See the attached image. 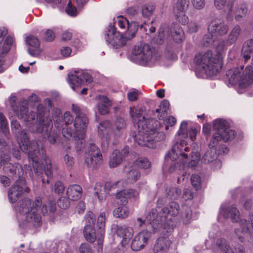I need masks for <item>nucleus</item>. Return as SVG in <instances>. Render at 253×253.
I'll use <instances>...</instances> for the list:
<instances>
[{
    "mask_svg": "<svg viewBox=\"0 0 253 253\" xmlns=\"http://www.w3.org/2000/svg\"><path fill=\"white\" fill-rule=\"evenodd\" d=\"M142 112V108H130L129 114L132 122L137 124L139 129L138 133L134 136V140L140 146L155 148L156 147V142L160 140L159 136H163V133L158 131L162 124L155 119L145 121Z\"/></svg>",
    "mask_w": 253,
    "mask_h": 253,
    "instance_id": "1",
    "label": "nucleus"
},
{
    "mask_svg": "<svg viewBox=\"0 0 253 253\" xmlns=\"http://www.w3.org/2000/svg\"><path fill=\"white\" fill-rule=\"evenodd\" d=\"M232 44L233 43L228 39L222 40L217 46V54H213L211 50H208L196 55L195 61L203 73L209 76L215 75L221 68V54Z\"/></svg>",
    "mask_w": 253,
    "mask_h": 253,
    "instance_id": "2",
    "label": "nucleus"
},
{
    "mask_svg": "<svg viewBox=\"0 0 253 253\" xmlns=\"http://www.w3.org/2000/svg\"><path fill=\"white\" fill-rule=\"evenodd\" d=\"M187 123L182 122L181 124L180 128L177 132V135L176 136V142L173 146L171 150L166 155L167 158H169L171 161L179 160L182 161V167L184 165L183 159H187L188 155L185 154L184 152L189 151V148L186 146L187 142L182 138H186L189 134V137L191 140H194L196 136L198 130L195 128H191L187 132Z\"/></svg>",
    "mask_w": 253,
    "mask_h": 253,
    "instance_id": "3",
    "label": "nucleus"
},
{
    "mask_svg": "<svg viewBox=\"0 0 253 253\" xmlns=\"http://www.w3.org/2000/svg\"><path fill=\"white\" fill-rule=\"evenodd\" d=\"M16 135L21 149L28 154L30 161L32 162L35 172L38 173L41 169L39 157H45L44 149L42 146L41 149H39V146L36 140L30 142L26 130H21Z\"/></svg>",
    "mask_w": 253,
    "mask_h": 253,
    "instance_id": "4",
    "label": "nucleus"
},
{
    "mask_svg": "<svg viewBox=\"0 0 253 253\" xmlns=\"http://www.w3.org/2000/svg\"><path fill=\"white\" fill-rule=\"evenodd\" d=\"M42 206V199L37 197L33 202L28 198L20 200L18 203L17 210L25 216L27 226L32 227L41 225V216L38 213V209Z\"/></svg>",
    "mask_w": 253,
    "mask_h": 253,
    "instance_id": "5",
    "label": "nucleus"
},
{
    "mask_svg": "<svg viewBox=\"0 0 253 253\" xmlns=\"http://www.w3.org/2000/svg\"><path fill=\"white\" fill-rule=\"evenodd\" d=\"M244 66H241L228 70L226 76L228 82L231 85L239 83L241 88H244L253 84V73L251 65H248L244 70Z\"/></svg>",
    "mask_w": 253,
    "mask_h": 253,
    "instance_id": "6",
    "label": "nucleus"
},
{
    "mask_svg": "<svg viewBox=\"0 0 253 253\" xmlns=\"http://www.w3.org/2000/svg\"><path fill=\"white\" fill-rule=\"evenodd\" d=\"M43 116L42 113L39 115V124L36 128H30V131L32 133H38L42 135L44 138H47L49 143L54 144L56 143L58 137L56 132H51L52 127V123L50 118L42 119Z\"/></svg>",
    "mask_w": 253,
    "mask_h": 253,
    "instance_id": "7",
    "label": "nucleus"
},
{
    "mask_svg": "<svg viewBox=\"0 0 253 253\" xmlns=\"http://www.w3.org/2000/svg\"><path fill=\"white\" fill-rule=\"evenodd\" d=\"M109 32L105 37L106 40L115 48L122 47L126 44L127 40H130L134 37L125 33L122 35L120 32H117L116 28L113 26H109Z\"/></svg>",
    "mask_w": 253,
    "mask_h": 253,
    "instance_id": "8",
    "label": "nucleus"
},
{
    "mask_svg": "<svg viewBox=\"0 0 253 253\" xmlns=\"http://www.w3.org/2000/svg\"><path fill=\"white\" fill-rule=\"evenodd\" d=\"M102 155L99 148L94 143H89L85 153V163L88 168L95 169L101 165Z\"/></svg>",
    "mask_w": 253,
    "mask_h": 253,
    "instance_id": "9",
    "label": "nucleus"
},
{
    "mask_svg": "<svg viewBox=\"0 0 253 253\" xmlns=\"http://www.w3.org/2000/svg\"><path fill=\"white\" fill-rule=\"evenodd\" d=\"M88 123V119L85 114H81L76 116L74 121L75 130L76 134L79 135L77 137L79 140L77 142L78 148L82 149L84 147L83 138L85 135V131Z\"/></svg>",
    "mask_w": 253,
    "mask_h": 253,
    "instance_id": "10",
    "label": "nucleus"
},
{
    "mask_svg": "<svg viewBox=\"0 0 253 253\" xmlns=\"http://www.w3.org/2000/svg\"><path fill=\"white\" fill-rule=\"evenodd\" d=\"M213 127L217 131L222 140L227 142L233 140L236 135L235 130L227 127V122L222 119H219L214 121Z\"/></svg>",
    "mask_w": 253,
    "mask_h": 253,
    "instance_id": "11",
    "label": "nucleus"
},
{
    "mask_svg": "<svg viewBox=\"0 0 253 253\" xmlns=\"http://www.w3.org/2000/svg\"><path fill=\"white\" fill-rule=\"evenodd\" d=\"M132 53L138 60L144 62L150 61L154 57L155 53L153 52L150 46L148 44H140L133 47Z\"/></svg>",
    "mask_w": 253,
    "mask_h": 253,
    "instance_id": "12",
    "label": "nucleus"
},
{
    "mask_svg": "<svg viewBox=\"0 0 253 253\" xmlns=\"http://www.w3.org/2000/svg\"><path fill=\"white\" fill-rule=\"evenodd\" d=\"M16 114L19 119L23 120L26 123V126L29 128L30 131V128H36L37 126H38L39 123L35 127L33 126L36 122V119L37 116V114L34 111H31L29 113L26 103H24V105L22 104L20 106L19 110L16 112Z\"/></svg>",
    "mask_w": 253,
    "mask_h": 253,
    "instance_id": "13",
    "label": "nucleus"
},
{
    "mask_svg": "<svg viewBox=\"0 0 253 253\" xmlns=\"http://www.w3.org/2000/svg\"><path fill=\"white\" fill-rule=\"evenodd\" d=\"M208 31L213 34L217 38L223 36L228 31V26L221 19H214L211 21L208 26Z\"/></svg>",
    "mask_w": 253,
    "mask_h": 253,
    "instance_id": "14",
    "label": "nucleus"
},
{
    "mask_svg": "<svg viewBox=\"0 0 253 253\" xmlns=\"http://www.w3.org/2000/svg\"><path fill=\"white\" fill-rule=\"evenodd\" d=\"M249 222H250L251 230L250 231L249 223L246 219H242L239 220V228L235 229V233L238 236L239 240L242 243L245 242L244 238L242 236L243 233L253 234V213L250 214L249 216Z\"/></svg>",
    "mask_w": 253,
    "mask_h": 253,
    "instance_id": "15",
    "label": "nucleus"
},
{
    "mask_svg": "<svg viewBox=\"0 0 253 253\" xmlns=\"http://www.w3.org/2000/svg\"><path fill=\"white\" fill-rule=\"evenodd\" d=\"M151 237V232L147 230H142L137 234L132 241L131 247L134 251H139L147 244Z\"/></svg>",
    "mask_w": 253,
    "mask_h": 253,
    "instance_id": "16",
    "label": "nucleus"
},
{
    "mask_svg": "<svg viewBox=\"0 0 253 253\" xmlns=\"http://www.w3.org/2000/svg\"><path fill=\"white\" fill-rule=\"evenodd\" d=\"M129 152V147L125 146L121 151L115 150L111 154L109 162L110 168H114L120 165Z\"/></svg>",
    "mask_w": 253,
    "mask_h": 253,
    "instance_id": "17",
    "label": "nucleus"
},
{
    "mask_svg": "<svg viewBox=\"0 0 253 253\" xmlns=\"http://www.w3.org/2000/svg\"><path fill=\"white\" fill-rule=\"evenodd\" d=\"M115 23L122 30H126L125 34L135 36L137 31V24L134 22L129 23L128 21L123 16L118 17Z\"/></svg>",
    "mask_w": 253,
    "mask_h": 253,
    "instance_id": "18",
    "label": "nucleus"
},
{
    "mask_svg": "<svg viewBox=\"0 0 253 253\" xmlns=\"http://www.w3.org/2000/svg\"><path fill=\"white\" fill-rule=\"evenodd\" d=\"M213 0V4L216 9L221 10L224 8L225 12L226 13L227 18L233 17V8L234 5V0Z\"/></svg>",
    "mask_w": 253,
    "mask_h": 253,
    "instance_id": "19",
    "label": "nucleus"
},
{
    "mask_svg": "<svg viewBox=\"0 0 253 253\" xmlns=\"http://www.w3.org/2000/svg\"><path fill=\"white\" fill-rule=\"evenodd\" d=\"M161 215L162 214L160 213L159 215H158L157 211L156 209H152L146 217V221L148 222L153 228L154 233L156 232L158 230H160L159 221L160 220L161 222L164 221L162 220Z\"/></svg>",
    "mask_w": 253,
    "mask_h": 253,
    "instance_id": "20",
    "label": "nucleus"
},
{
    "mask_svg": "<svg viewBox=\"0 0 253 253\" xmlns=\"http://www.w3.org/2000/svg\"><path fill=\"white\" fill-rule=\"evenodd\" d=\"M118 236L123 238L122 244L123 246L127 244L133 235V229L132 227L125 225L119 227L117 229Z\"/></svg>",
    "mask_w": 253,
    "mask_h": 253,
    "instance_id": "21",
    "label": "nucleus"
},
{
    "mask_svg": "<svg viewBox=\"0 0 253 253\" xmlns=\"http://www.w3.org/2000/svg\"><path fill=\"white\" fill-rule=\"evenodd\" d=\"M179 205L174 202L169 203V207L164 208L161 210L160 214H162L161 218L162 220H165L168 215L171 216H176L179 213Z\"/></svg>",
    "mask_w": 253,
    "mask_h": 253,
    "instance_id": "22",
    "label": "nucleus"
},
{
    "mask_svg": "<svg viewBox=\"0 0 253 253\" xmlns=\"http://www.w3.org/2000/svg\"><path fill=\"white\" fill-rule=\"evenodd\" d=\"M27 44L29 46L33 47L28 49V52L32 56H38L42 50L39 48L40 43L39 40L35 37L29 36L26 40Z\"/></svg>",
    "mask_w": 253,
    "mask_h": 253,
    "instance_id": "23",
    "label": "nucleus"
},
{
    "mask_svg": "<svg viewBox=\"0 0 253 253\" xmlns=\"http://www.w3.org/2000/svg\"><path fill=\"white\" fill-rule=\"evenodd\" d=\"M4 169L5 171L9 172V176L12 177L15 180L19 178L23 174L22 166L18 164L12 165L7 163L5 165Z\"/></svg>",
    "mask_w": 253,
    "mask_h": 253,
    "instance_id": "24",
    "label": "nucleus"
},
{
    "mask_svg": "<svg viewBox=\"0 0 253 253\" xmlns=\"http://www.w3.org/2000/svg\"><path fill=\"white\" fill-rule=\"evenodd\" d=\"M169 36L171 35L173 40L176 42H180L184 39V33L182 28L177 24H172L169 27Z\"/></svg>",
    "mask_w": 253,
    "mask_h": 253,
    "instance_id": "25",
    "label": "nucleus"
},
{
    "mask_svg": "<svg viewBox=\"0 0 253 253\" xmlns=\"http://www.w3.org/2000/svg\"><path fill=\"white\" fill-rule=\"evenodd\" d=\"M124 171L128 183H133L136 181L140 177V173L134 165L126 166Z\"/></svg>",
    "mask_w": 253,
    "mask_h": 253,
    "instance_id": "26",
    "label": "nucleus"
},
{
    "mask_svg": "<svg viewBox=\"0 0 253 253\" xmlns=\"http://www.w3.org/2000/svg\"><path fill=\"white\" fill-rule=\"evenodd\" d=\"M82 188L78 184L70 185L66 190L67 196L73 201H76L80 199L82 195Z\"/></svg>",
    "mask_w": 253,
    "mask_h": 253,
    "instance_id": "27",
    "label": "nucleus"
},
{
    "mask_svg": "<svg viewBox=\"0 0 253 253\" xmlns=\"http://www.w3.org/2000/svg\"><path fill=\"white\" fill-rule=\"evenodd\" d=\"M171 245V241L168 237H160L158 238L154 247V251L158 253L161 251H167Z\"/></svg>",
    "mask_w": 253,
    "mask_h": 253,
    "instance_id": "28",
    "label": "nucleus"
},
{
    "mask_svg": "<svg viewBox=\"0 0 253 253\" xmlns=\"http://www.w3.org/2000/svg\"><path fill=\"white\" fill-rule=\"evenodd\" d=\"M242 55L245 61L252 57V64H253V40H248L244 43L242 49Z\"/></svg>",
    "mask_w": 253,
    "mask_h": 253,
    "instance_id": "29",
    "label": "nucleus"
},
{
    "mask_svg": "<svg viewBox=\"0 0 253 253\" xmlns=\"http://www.w3.org/2000/svg\"><path fill=\"white\" fill-rule=\"evenodd\" d=\"M111 105V102L107 97L105 96H99L97 108L100 114L105 115L107 114L109 111L108 107Z\"/></svg>",
    "mask_w": 253,
    "mask_h": 253,
    "instance_id": "30",
    "label": "nucleus"
},
{
    "mask_svg": "<svg viewBox=\"0 0 253 253\" xmlns=\"http://www.w3.org/2000/svg\"><path fill=\"white\" fill-rule=\"evenodd\" d=\"M84 235L85 239L89 242L93 243L96 240L98 242V232L96 233L93 226L91 225H85Z\"/></svg>",
    "mask_w": 253,
    "mask_h": 253,
    "instance_id": "31",
    "label": "nucleus"
},
{
    "mask_svg": "<svg viewBox=\"0 0 253 253\" xmlns=\"http://www.w3.org/2000/svg\"><path fill=\"white\" fill-rule=\"evenodd\" d=\"M105 213L101 212L97 219V226L98 227V244L102 245L105 233L104 227L105 225Z\"/></svg>",
    "mask_w": 253,
    "mask_h": 253,
    "instance_id": "32",
    "label": "nucleus"
},
{
    "mask_svg": "<svg viewBox=\"0 0 253 253\" xmlns=\"http://www.w3.org/2000/svg\"><path fill=\"white\" fill-rule=\"evenodd\" d=\"M221 212L225 218H231L233 222H238L240 218L239 210L233 206L228 208L224 211L221 210Z\"/></svg>",
    "mask_w": 253,
    "mask_h": 253,
    "instance_id": "33",
    "label": "nucleus"
},
{
    "mask_svg": "<svg viewBox=\"0 0 253 253\" xmlns=\"http://www.w3.org/2000/svg\"><path fill=\"white\" fill-rule=\"evenodd\" d=\"M23 192V188L15 184L12 186L8 191V196L9 201L11 203L16 202L19 197L22 195Z\"/></svg>",
    "mask_w": 253,
    "mask_h": 253,
    "instance_id": "34",
    "label": "nucleus"
},
{
    "mask_svg": "<svg viewBox=\"0 0 253 253\" xmlns=\"http://www.w3.org/2000/svg\"><path fill=\"white\" fill-rule=\"evenodd\" d=\"M68 83L73 90H75V86H79L83 84L79 71H76L74 73H70L68 75Z\"/></svg>",
    "mask_w": 253,
    "mask_h": 253,
    "instance_id": "35",
    "label": "nucleus"
},
{
    "mask_svg": "<svg viewBox=\"0 0 253 253\" xmlns=\"http://www.w3.org/2000/svg\"><path fill=\"white\" fill-rule=\"evenodd\" d=\"M169 27L167 25L161 26L159 29L158 35L153 39L154 42L158 44H162L165 40L169 36Z\"/></svg>",
    "mask_w": 253,
    "mask_h": 253,
    "instance_id": "36",
    "label": "nucleus"
},
{
    "mask_svg": "<svg viewBox=\"0 0 253 253\" xmlns=\"http://www.w3.org/2000/svg\"><path fill=\"white\" fill-rule=\"evenodd\" d=\"M126 127V123L122 117H117L114 123L113 133L116 137L120 136Z\"/></svg>",
    "mask_w": 253,
    "mask_h": 253,
    "instance_id": "37",
    "label": "nucleus"
},
{
    "mask_svg": "<svg viewBox=\"0 0 253 253\" xmlns=\"http://www.w3.org/2000/svg\"><path fill=\"white\" fill-rule=\"evenodd\" d=\"M248 11L247 4L244 3H240L236 7L234 12L235 19L236 21L241 20L246 15Z\"/></svg>",
    "mask_w": 253,
    "mask_h": 253,
    "instance_id": "38",
    "label": "nucleus"
},
{
    "mask_svg": "<svg viewBox=\"0 0 253 253\" xmlns=\"http://www.w3.org/2000/svg\"><path fill=\"white\" fill-rule=\"evenodd\" d=\"M40 209L43 215L53 214L56 210V203L54 202H47L43 204L42 203V206L38 210Z\"/></svg>",
    "mask_w": 253,
    "mask_h": 253,
    "instance_id": "39",
    "label": "nucleus"
},
{
    "mask_svg": "<svg viewBox=\"0 0 253 253\" xmlns=\"http://www.w3.org/2000/svg\"><path fill=\"white\" fill-rule=\"evenodd\" d=\"M113 214L116 218L125 219L128 216L129 211L126 206H120L114 210Z\"/></svg>",
    "mask_w": 253,
    "mask_h": 253,
    "instance_id": "40",
    "label": "nucleus"
},
{
    "mask_svg": "<svg viewBox=\"0 0 253 253\" xmlns=\"http://www.w3.org/2000/svg\"><path fill=\"white\" fill-rule=\"evenodd\" d=\"M217 158L215 150L210 149L208 150L202 157L201 161L202 163L208 164L213 162Z\"/></svg>",
    "mask_w": 253,
    "mask_h": 253,
    "instance_id": "41",
    "label": "nucleus"
},
{
    "mask_svg": "<svg viewBox=\"0 0 253 253\" xmlns=\"http://www.w3.org/2000/svg\"><path fill=\"white\" fill-rule=\"evenodd\" d=\"M189 5V0H177L175 3L173 11L177 12H186Z\"/></svg>",
    "mask_w": 253,
    "mask_h": 253,
    "instance_id": "42",
    "label": "nucleus"
},
{
    "mask_svg": "<svg viewBox=\"0 0 253 253\" xmlns=\"http://www.w3.org/2000/svg\"><path fill=\"white\" fill-rule=\"evenodd\" d=\"M155 5L153 3H147L143 5L141 7L142 16L146 18L151 16L155 11Z\"/></svg>",
    "mask_w": 253,
    "mask_h": 253,
    "instance_id": "43",
    "label": "nucleus"
},
{
    "mask_svg": "<svg viewBox=\"0 0 253 253\" xmlns=\"http://www.w3.org/2000/svg\"><path fill=\"white\" fill-rule=\"evenodd\" d=\"M241 33V28L240 26H235L231 30L228 37L229 41L234 44L237 41Z\"/></svg>",
    "mask_w": 253,
    "mask_h": 253,
    "instance_id": "44",
    "label": "nucleus"
},
{
    "mask_svg": "<svg viewBox=\"0 0 253 253\" xmlns=\"http://www.w3.org/2000/svg\"><path fill=\"white\" fill-rule=\"evenodd\" d=\"M181 194V190L177 187H169L166 190V195L169 199H177Z\"/></svg>",
    "mask_w": 253,
    "mask_h": 253,
    "instance_id": "45",
    "label": "nucleus"
},
{
    "mask_svg": "<svg viewBox=\"0 0 253 253\" xmlns=\"http://www.w3.org/2000/svg\"><path fill=\"white\" fill-rule=\"evenodd\" d=\"M111 126L109 121L106 120L100 122L98 126V134L101 137H104L107 134L108 129Z\"/></svg>",
    "mask_w": 253,
    "mask_h": 253,
    "instance_id": "46",
    "label": "nucleus"
},
{
    "mask_svg": "<svg viewBox=\"0 0 253 253\" xmlns=\"http://www.w3.org/2000/svg\"><path fill=\"white\" fill-rule=\"evenodd\" d=\"M187 24V31L190 34L197 33L201 28L200 22L197 20H191Z\"/></svg>",
    "mask_w": 253,
    "mask_h": 253,
    "instance_id": "47",
    "label": "nucleus"
},
{
    "mask_svg": "<svg viewBox=\"0 0 253 253\" xmlns=\"http://www.w3.org/2000/svg\"><path fill=\"white\" fill-rule=\"evenodd\" d=\"M13 41V39L11 36H8L6 38L2 47H0V54L6 53L9 51Z\"/></svg>",
    "mask_w": 253,
    "mask_h": 253,
    "instance_id": "48",
    "label": "nucleus"
},
{
    "mask_svg": "<svg viewBox=\"0 0 253 253\" xmlns=\"http://www.w3.org/2000/svg\"><path fill=\"white\" fill-rule=\"evenodd\" d=\"M169 106V103L167 100L163 101L160 104V108L157 109L156 112L159 113L158 117L160 120L163 119Z\"/></svg>",
    "mask_w": 253,
    "mask_h": 253,
    "instance_id": "49",
    "label": "nucleus"
},
{
    "mask_svg": "<svg viewBox=\"0 0 253 253\" xmlns=\"http://www.w3.org/2000/svg\"><path fill=\"white\" fill-rule=\"evenodd\" d=\"M217 37L213 34L208 32L203 39V44L205 46H209L211 45L217 39Z\"/></svg>",
    "mask_w": 253,
    "mask_h": 253,
    "instance_id": "50",
    "label": "nucleus"
},
{
    "mask_svg": "<svg viewBox=\"0 0 253 253\" xmlns=\"http://www.w3.org/2000/svg\"><path fill=\"white\" fill-rule=\"evenodd\" d=\"M174 227L175 224L173 220L171 219H169L162 225V229L163 230L162 231L165 234H169L172 232Z\"/></svg>",
    "mask_w": 253,
    "mask_h": 253,
    "instance_id": "51",
    "label": "nucleus"
},
{
    "mask_svg": "<svg viewBox=\"0 0 253 253\" xmlns=\"http://www.w3.org/2000/svg\"><path fill=\"white\" fill-rule=\"evenodd\" d=\"M95 189L96 190L95 194L97 196L99 200L101 202H102L104 200H105L106 196L105 187L103 186L96 185Z\"/></svg>",
    "mask_w": 253,
    "mask_h": 253,
    "instance_id": "52",
    "label": "nucleus"
},
{
    "mask_svg": "<svg viewBox=\"0 0 253 253\" xmlns=\"http://www.w3.org/2000/svg\"><path fill=\"white\" fill-rule=\"evenodd\" d=\"M186 12H177L174 11V15L177 21L182 25H185L188 23V17L185 14Z\"/></svg>",
    "mask_w": 253,
    "mask_h": 253,
    "instance_id": "53",
    "label": "nucleus"
},
{
    "mask_svg": "<svg viewBox=\"0 0 253 253\" xmlns=\"http://www.w3.org/2000/svg\"><path fill=\"white\" fill-rule=\"evenodd\" d=\"M69 199L68 197L65 196L61 197L57 202L58 206L63 209H66L68 208L70 205Z\"/></svg>",
    "mask_w": 253,
    "mask_h": 253,
    "instance_id": "54",
    "label": "nucleus"
},
{
    "mask_svg": "<svg viewBox=\"0 0 253 253\" xmlns=\"http://www.w3.org/2000/svg\"><path fill=\"white\" fill-rule=\"evenodd\" d=\"M134 165L135 167L138 166L142 169H148L150 167L151 164L147 159L142 158L136 161Z\"/></svg>",
    "mask_w": 253,
    "mask_h": 253,
    "instance_id": "55",
    "label": "nucleus"
},
{
    "mask_svg": "<svg viewBox=\"0 0 253 253\" xmlns=\"http://www.w3.org/2000/svg\"><path fill=\"white\" fill-rule=\"evenodd\" d=\"M116 198L118 199L117 203L120 204L122 206H126L127 203V198L126 196L124 195L123 191H121L116 193Z\"/></svg>",
    "mask_w": 253,
    "mask_h": 253,
    "instance_id": "56",
    "label": "nucleus"
},
{
    "mask_svg": "<svg viewBox=\"0 0 253 253\" xmlns=\"http://www.w3.org/2000/svg\"><path fill=\"white\" fill-rule=\"evenodd\" d=\"M62 134L66 138L70 139L73 136L75 137V133L74 131L68 126H66L63 127L62 129ZM76 135L79 136V135H77L76 133Z\"/></svg>",
    "mask_w": 253,
    "mask_h": 253,
    "instance_id": "57",
    "label": "nucleus"
},
{
    "mask_svg": "<svg viewBox=\"0 0 253 253\" xmlns=\"http://www.w3.org/2000/svg\"><path fill=\"white\" fill-rule=\"evenodd\" d=\"M54 191L58 195L62 194L65 191V186L60 181H56L54 185Z\"/></svg>",
    "mask_w": 253,
    "mask_h": 253,
    "instance_id": "58",
    "label": "nucleus"
},
{
    "mask_svg": "<svg viewBox=\"0 0 253 253\" xmlns=\"http://www.w3.org/2000/svg\"><path fill=\"white\" fill-rule=\"evenodd\" d=\"M222 139L220 135L216 131L212 137V139L209 143V146L211 149L215 147L218 143L219 141L221 140Z\"/></svg>",
    "mask_w": 253,
    "mask_h": 253,
    "instance_id": "59",
    "label": "nucleus"
},
{
    "mask_svg": "<svg viewBox=\"0 0 253 253\" xmlns=\"http://www.w3.org/2000/svg\"><path fill=\"white\" fill-rule=\"evenodd\" d=\"M124 195L126 196V197L128 199H136L138 197L139 193L138 191L134 189H128L124 190Z\"/></svg>",
    "mask_w": 253,
    "mask_h": 253,
    "instance_id": "60",
    "label": "nucleus"
},
{
    "mask_svg": "<svg viewBox=\"0 0 253 253\" xmlns=\"http://www.w3.org/2000/svg\"><path fill=\"white\" fill-rule=\"evenodd\" d=\"M86 225H93L95 220V217L94 213L91 211H88L85 214L84 217Z\"/></svg>",
    "mask_w": 253,
    "mask_h": 253,
    "instance_id": "61",
    "label": "nucleus"
},
{
    "mask_svg": "<svg viewBox=\"0 0 253 253\" xmlns=\"http://www.w3.org/2000/svg\"><path fill=\"white\" fill-rule=\"evenodd\" d=\"M140 92L136 89L130 90L127 92V96L129 101H134L138 99Z\"/></svg>",
    "mask_w": 253,
    "mask_h": 253,
    "instance_id": "62",
    "label": "nucleus"
},
{
    "mask_svg": "<svg viewBox=\"0 0 253 253\" xmlns=\"http://www.w3.org/2000/svg\"><path fill=\"white\" fill-rule=\"evenodd\" d=\"M193 6L197 10H201L205 6V0H191Z\"/></svg>",
    "mask_w": 253,
    "mask_h": 253,
    "instance_id": "63",
    "label": "nucleus"
},
{
    "mask_svg": "<svg viewBox=\"0 0 253 253\" xmlns=\"http://www.w3.org/2000/svg\"><path fill=\"white\" fill-rule=\"evenodd\" d=\"M66 11L69 15L72 16H75L77 14L76 7L72 5L70 1H69L68 3V5L66 8Z\"/></svg>",
    "mask_w": 253,
    "mask_h": 253,
    "instance_id": "64",
    "label": "nucleus"
}]
</instances>
